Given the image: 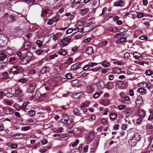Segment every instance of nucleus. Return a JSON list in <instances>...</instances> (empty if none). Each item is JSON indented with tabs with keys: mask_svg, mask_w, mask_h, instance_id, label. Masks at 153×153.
<instances>
[{
	"mask_svg": "<svg viewBox=\"0 0 153 153\" xmlns=\"http://www.w3.org/2000/svg\"><path fill=\"white\" fill-rule=\"evenodd\" d=\"M29 4H32L34 2L35 0H24Z\"/></svg>",
	"mask_w": 153,
	"mask_h": 153,
	"instance_id": "obj_48",
	"label": "nucleus"
},
{
	"mask_svg": "<svg viewBox=\"0 0 153 153\" xmlns=\"http://www.w3.org/2000/svg\"><path fill=\"white\" fill-rule=\"evenodd\" d=\"M101 122L102 124L104 125H106L107 124V121L105 118L102 119Z\"/></svg>",
	"mask_w": 153,
	"mask_h": 153,
	"instance_id": "obj_49",
	"label": "nucleus"
},
{
	"mask_svg": "<svg viewBox=\"0 0 153 153\" xmlns=\"http://www.w3.org/2000/svg\"><path fill=\"white\" fill-rule=\"evenodd\" d=\"M30 127L28 126H25L21 128V130L26 131L30 129Z\"/></svg>",
	"mask_w": 153,
	"mask_h": 153,
	"instance_id": "obj_50",
	"label": "nucleus"
},
{
	"mask_svg": "<svg viewBox=\"0 0 153 153\" xmlns=\"http://www.w3.org/2000/svg\"><path fill=\"white\" fill-rule=\"evenodd\" d=\"M63 130V128L62 127H60L58 128L56 131V133H61Z\"/></svg>",
	"mask_w": 153,
	"mask_h": 153,
	"instance_id": "obj_60",
	"label": "nucleus"
},
{
	"mask_svg": "<svg viewBox=\"0 0 153 153\" xmlns=\"http://www.w3.org/2000/svg\"><path fill=\"white\" fill-rule=\"evenodd\" d=\"M110 118L112 120H113L116 119L117 117V114L114 113H112L110 114Z\"/></svg>",
	"mask_w": 153,
	"mask_h": 153,
	"instance_id": "obj_24",
	"label": "nucleus"
},
{
	"mask_svg": "<svg viewBox=\"0 0 153 153\" xmlns=\"http://www.w3.org/2000/svg\"><path fill=\"white\" fill-rule=\"evenodd\" d=\"M66 77L67 79H71L72 75L71 74L68 73L66 75Z\"/></svg>",
	"mask_w": 153,
	"mask_h": 153,
	"instance_id": "obj_62",
	"label": "nucleus"
},
{
	"mask_svg": "<svg viewBox=\"0 0 153 153\" xmlns=\"http://www.w3.org/2000/svg\"><path fill=\"white\" fill-rule=\"evenodd\" d=\"M128 127L127 124H123L121 126V128L122 130H126Z\"/></svg>",
	"mask_w": 153,
	"mask_h": 153,
	"instance_id": "obj_51",
	"label": "nucleus"
},
{
	"mask_svg": "<svg viewBox=\"0 0 153 153\" xmlns=\"http://www.w3.org/2000/svg\"><path fill=\"white\" fill-rule=\"evenodd\" d=\"M113 72L116 74H119L121 73V71L120 69L117 68H115L113 69Z\"/></svg>",
	"mask_w": 153,
	"mask_h": 153,
	"instance_id": "obj_33",
	"label": "nucleus"
},
{
	"mask_svg": "<svg viewBox=\"0 0 153 153\" xmlns=\"http://www.w3.org/2000/svg\"><path fill=\"white\" fill-rule=\"evenodd\" d=\"M7 64L5 62H1L0 61V70L4 68L7 66Z\"/></svg>",
	"mask_w": 153,
	"mask_h": 153,
	"instance_id": "obj_18",
	"label": "nucleus"
},
{
	"mask_svg": "<svg viewBox=\"0 0 153 153\" xmlns=\"http://www.w3.org/2000/svg\"><path fill=\"white\" fill-rule=\"evenodd\" d=\"M94 134L93 132H90L88 135L87 138V140L89 142H90L92 140V139L94 138Z\"/></svg>",
	"mask_w": 153,
	"mask_h": 153,
	"instance_id": "obj_11",
	"label": "nucleus"
},
{
	"mask_svg": "<svg viewBox=\"0 0 153 153\" xmlns=\"http://www.w3.org/2000/svg\"><path fill=\"white\" fill-rule=\"evenodd\" d=\"M43 51V50H37L36 51L35 53L38 55H40Z\"/></svg>",
	"mask_w": 153,
	"mask_h": 153,
	"instance_id": "obj_57",
	"label": "nucleus"
},
{
	"mask_svg": "<svg viewBox=\"0 0 153 153\" xmlns=\"http://www.w3.org/2000/svg\"><path fill=\"white\" fill-rule=\"evenodd\" d=\"M105 86L108 89H111L114 87V84L113 82H108L105 85Z\"/></svg>",
	"mask_w": 153,
	"mask_h": 153,
	"instance_id": "obj_7",
	"label": "nucleus"
},
{
	"mask_svg": "<svg viewBox=\"0 0 153 153\" xmlns=\"http://www.w3.org/2000/svg\"><path fill=\"white\" fill-rule=\"evenodd\" d=\"M17 143H12L10 144V147L11 149H16L17 147Z\"/></svg>",
	"mask_w": 153,
	"mask_h": 153,
	"instance_id": "obj_39",
	"label": "nucleus"
},
{
	"mask_svg": "<svg viewBox=\"0 0 153 153\" xmlns=\"http://www.w3.org/2000/svg\"><path fill=\"white\" fill-rule=\"evenodd\" d=\"M61 36V34L60 33H57L53 36V39L54 40H56Z\"/></svg>",
	"mask_w": 153,
	"mask_h": 153,
	"instance_id": "obj_22",
	"label": "nucleus"
},
{
	"mask_svg": "<svg viewBox=\"0 0 153 153\" xmlns=\"http://www.w3.org/2000/svg\"><path fill=\"white\" fill-rule=\"evenodd\" d=\"M73 59L72 57H69L67 60L66 62V64L70 65L73 62Z\"/></svg>",
	"mask_w": 153,
	"mask_h": 153,
	"instance_id": "obj_37",
	"label": "nucleus"
},
{
	"mask_svg": "<svg viewBox=\"0 0 153 153\" xmlns=\"http://www.w3.org/2000/svg\"><path fill=\"white\" fill-rule=\"evenodd\" d=\"M36 87V84L34 83L31 84L28 87L27 89V92L28 93H31L35 89Z\"/></svg>",
	"mask_w": 153,
	"mask_h": 153,
	"instance_id": "obj_3",
	"label": "nucleus"
},
{
	"mask_svg": "<svg viewBox=\"0 0 153 153\" xmlns=\"http://www.w3.org/2000/svg\"><path fill=\"white\" fill-rule=\"evenodd\" d=\"M5 95L8 97H11L13 96L14 94L13 93L9 92L6 94Z\"/></svg>",
	"mask_w": 153,
	"mask_h": 153,
	"instance_id": "obj_53",
	"label": "nucleus"
},
{
	"mask_svg": "<svg viewBox=\"0 0 153 153\" xmlns=\"http://www.w3.org/2000/svg\"><path fill=\"white\" fill-rule=\"evenodd\" d=\"M61 41H64L65 42H66L67 43H69L71 42V39H68V38H65L62 39Z\"/></svg>",
	"mask_w": 153,
	"mask_h": 153,
	"instance_id": "obj_45",
	"label": "nucleus"
},
{
	"mask_svg": "<svg viewBox=\"0 0 153 153\" xmlns=\"http://www.w3.org/2000/svg\"><path fill=\"white\" fill-rule=\"evenodd\" d=\"M88 11V8H85L81 10L80 11V13L82 16H84L87 14Z\"/></svg>",
	"mask_w": 153,
	"mask_h": 153,
	"instance_id": "obj_20",
	"label": "nucleus"
},
{
	"mask_svg": "<svg viewBox=\"0 0 153 153\" xmlns=\"http://www.w3.org/2000/svg\"><path fill=\"white\" fill-rule=\"evenodd\" d=\"M89 67L90 66H89V65L88 64L87 65H85L82 68H81L82 69V70H86L88 69Z\"/></svg>",
	"mask_w": 153,
	"mask_h": 153,
	"instance_id": "obj_61",
	"label": "nucleus"
},
{
	"mask_svg": "<svg viewBox=\"0 0 153 153\" xmlns=\"http://www.w3.org/2000/svg\"><path fill=\"white\" fill-rule=\"evenodd\" d=\"M126 106L124 105H122L118 106V108L119 110H122L125 108Z\"/></svg>",
	"mask_w": 153,
	"mask_h": 153,
	"instance_id": "obj_54",
	"label": "nucleus"
},
{
	"mask_svg": "<svg viewBox=\"0 0 153 153\" xmlns=\"http://www.w3.org/2000/svg\"><path fill=\"white\" fill-rule=\"evenodd\" d=\"M102 65L103 67H107L110 65V63L107 61H104L102 62Z\"/></svg>",
	"mask_w": 153,
	"mask_h": 153,
	"instance_id": "obj_28",
	"label": "nucleus"
},
{
	"mask_svg": "<svg viewBox=\"0 0 153 153\" xmlns=\"http://www.w3.org/2000/svg\"><path fill=\"white\" fill-rule=\"evenodd\" d=\"M137 114L140 117L143 119L146 115V112L143 110H142L140 109L138 110Z\"/></svg>",
	"mask_w": 153,
	"mask_h": 153,
	"instance_id": "obj_6",
	"label": "nucleus"
},
{
	"mask_svg": "<svg viewBox=\"0 0 153 153\" xmlns=\"http://www.w3.org/2000/svg\"><path fill=\"white\" fill-rule=\"evenodd\" d=\"M48 11L45 10H43L42 11V13L41 14V16L44 17L47 13Z\"/></svg>",
	"mask_w": 153,
	"mask_h": 153,
	"instance_id": "obj_41",
	"label": "nucleus"
},
{
	"mask_svg": "<svg viewBox=\"0 0 153 153\" xmlns=\"http://www.w3.org/2000/svg\"><path fill=\"white\" fill-rule=\"evenodd\" d=\"M58 53L59 54L63 56H65L66 54V51L63 49L59 50L58 51Z\"/></svg>",
	"mask_w": 153,
	"mask_h": 153,
	"instance_id": "obj_25",
	"label": "nucleus"
},
{
	"mask_svg": "<svg viewBox=\"0 0 153 153\" xmlns=\"http://www.w3.org/2000/svg\"><path fill=\"white\" fill-rule=\"evenodd\" d=\"M23 47L25 50H28L30 48V43L29 42H26L24 43Z\"/></svg>",
	"mask_w": 153,
	"mask_h": 153,
	"instance_id": "obj_13",
	"label": "nucleus"
},
{
	"mask_svg": "<svg viewBox=\"0 0 153 153\" xmlns=\"http://www.w3.org/2000/svg\"><path fill=\"white\" fill-rule=\"evenodd\" d=\"M7 53L5 50H2L0 51V55L3 56L5 55Z\"/></svg>",
	"mask_w": 153,
	"mask_h": 153,
	"instance_id": "obj_59",
	"label": "nucleus"
},
{
	"mask_svg": "<svg viewBox=\"0 0 153 153\" xmlns=\"http://www.w3.org/2000/svg\"><path fill=\"white\" fill-rule=\"evenodd\" d=\"M84 25V22L82 21H79L76 23V25L77 26H83Z\"/></svg>",
	"mask_w": 153,
	"mask_h": 153,
	"instance_id": "obj_58",
	"label": "nucleus"
},
{
	"mask_svg": "<svg viewBox=\"0 0 153 153\" xmlns=\"http://www.w3.org/2000/svg\"><path fill=\"white\" fill-rule=\"evenodd\" d=\"M146 127V129L149 131L152 130L153 128L152 125V124L150 123L147 125Z\"/></svg>",
	"mask_w": 153,
	"mask_h": 153,
	"instance_id": "obj_36",
	"label": "nucleus"
},
{
	"mask_svg": "<svg viewBox=\"0 0 153 153\" xmlns=\"http://www.w3.org/2000/svg\"><path fill=\"white\" fill-rule=\"evenodd\" d=\"M137 16L139 18H140L144 17V14L141 13H140L137 14Z\"/></svg>",
	"mask_w": 153,
	"mask_h": 153,
	"instance_id": "obj_56",
	"label": "nucleus"
},
{
	"mask_svg": "<svg viewBox=\"0 0 153 153\" xmlns=\"http://www.w3.org/2000/svg\"><path fill=\"white\" fill-rule=\"evenodd\" d=\"M18 82H21L22 83H25L27 82V80L25 78H22V79H19L18 81Z\"/></svg>",
	"mask_w": 153,
	"mask_h": 153,
	"instance_id": "obj_44",
	"label": "nucleus"
},
{
	"mask_svg": "<svg viewBox=\"0 0 153 153\" xmlns=\"http://www.w3.org/2000/svg\"><path fill=\"white\" fill-rule=\"evenodd\" d=\"M73 112L74 115L80 116V114L79 113V111L76 108H74L73 109Z\"/></svg>",
	"mask_w": 153,
	"mask_h": 153,
	"instance_id": "obj_27",
	"label": "nucleus"
},
{
	"mask_svg": "<svg viewBox=\"0 0 153 153\" xmlns=\"http://www.w3.org/2000/svg\"><path fill=\"white\" fill-rule=\"evenodd\" d=\"M141 137L137 133L134 134L132 138L129 140V143L132 146H134L139 141H140Z\"/></svg>",
	"mask_w": 153,
	"mask_h": 153,
	"instance_id": "obj_1",
	"label": "nucleus"
},
{
	"mask_svg": "<svg viewBox=\"0 0 153 153\" xmlns=\"http://www.w3.org/2000/svg\"><path fill=\"white\" fill-rule=\"evenodd\" d=\"M30 102L28 101L25 102H24L21 106L23 110H25L26 108V107L27 105L29 104Z\"/></svg>",
	"mask_w": 153,
	"mask_h": 153,
	"instance_id": "obj_32",
	"label": "nucleus"
},
{
	"mask_svg": "<svg viewBox=\"0 0 153 153\" xmlns=\"http://www.w3.org/2000/svg\"><path fill=\"white\" fill-rule=\"evenodd\" d=\"M117 84L118 86L120 87L121 88H123L124 86V84L122 81H117Z\"/></svg>",
	"mask_w": 153,
	"mask_h": 153,
	"instance_id": "obj_26",
	"label": "nucleus"
},
{
	"mask_svg": "<svg viewBox=\"0 0 153 153\" xmlns=\"http://www.w3.org/2000/svg\"><path fill=\"white\" fill-rule=\"evenodd\" d=\"M145 74L147 75H151L153 74V71L151 70H148L146 71Z\"/></svg>",
	"mask_w": 153,
	"mask_h": 153,
	"instance_id": "obj_40",
	"label": "nucleus"
},
{
	"mask_svg": "<svg viewBox=\"0 0 153 153\" xmlns=\"http://www.w3.org/2000/svg\"><path fill=\"white\" fill-rule=\"evenodd\" d=\"M3 111L5 114L7 115L11 114L13 112V110L11 108H4Z\"/></svg>",
	"mask_w": 153,
	"mask_h": 153,
	"instance_id": "obj_12",
	"label": "nucleus"
},
{
	"mask_svg": "<svg viewBox=\"0 0 153 153\" xmlns=\"http://www.w3.org/2000/svg\"><path fill=\"white\" fill-rule=\"evenodd\" d=\"M97 88L99 89H101L104 88L105 84L104 82L102 80H100L96 83Z\"/></svg>",
	"mask_w": 153,
	"mask_h": 153,
	"instance_id": "obj_4",
	"label": "nucleus"
},
{
	"mask_svg": "<svg viewBox=\"0 0 153 153\" xmlns=\"http://www.w3.org/2000/svg\"><path fill=\"white\" fill-rule=\"evenodd\" d=\"M138 90L140 93H143L144 94H146V89L143 88H139Z\"/></svg>",
	"mask_w": 153,
	"mask_h": 153,
	"instance_id": "obj_35",
	"label": "nucleus"
},
{
	"mask_svg": "<svg viewBox=\"0 0 153 153\" xmlns=\"http://www.w3.org/2000/svg\"><path fill=\"white\" fill-rule=\"evenodd\" d=\"M19 69L20 67L19 66H15L12 68L10 71L12 72H14L15 74H17L19 73Z\"/></svg>",
	"mask_w": 153,
	"mask_h": 153,
	"instance_id": "obj_9",
	"label": "nucleus"
},
{
	"mask_svg": "<svg viewBox=\"0 0 153 153\" xmlns=\"http://www.w3.org/2000/svg\"><path fill=\"white\" fill-rule=\"evenodd\" d=\"M25 57L27 58L28 61L30 62L32 58L31 54L30 53H27Z\"/></svg>",
	"mask_w": 153,
	"mask_h": 153,
	"instance_id": "obj_42",
	"label": "nucleus"
},
{
	"mask_svg": "<svg viewBox=\"0 0 153 153\" xmlns=\"http://www.w3.org/2000/svg\"><path fill=\"white\" fill-rule=\"evenodd\" d=\"M7 43V39L5 35L0 34V47L4 46Z\"/></svg>",
	"mask_w": 153,
	"mask_h": 153,
	"instance_id": "obj_2",
	"label": "nucleus"
},
{
	"mask_svg": "<svg viewBox=\"0 0 153 153\" xmlns=\"http://www.w3.org/2000/svg\"><path fill=\"white\" fill-rule=\"evenodd\" d=\"M49 68L48 67L45 66L42 68L41 70V72L43 74L46 72H48L49 71Z\"/></svg>",
	"mask_w": 153,
	"mask_h": 153,
	"instance_id": "obj_21",
	"label": "nucleus"
},
{
	"mask_svg": "<svg viewBox=\"0 0 153 153\" xmlns=\"http://www.w3.org/2000/svg\"><path fill=\"white\" fill-rule=\"evenodd\" d=\"M62 117V118L61 119V122L63 123L64 122H63L62 120H64V121L65 122V123H64L66 124L67 123L69 119L68 116L66 114H64L63 115Z\"/></svg>",
	"mask_w": 153,
	"mask_h": 153,
	"instance_id": "obj_15",
	"label": "nucleus"
},
{
	"mask_svg": "<svg viewBox=\"0 0 153 153\" xmlns=\"http://www.w3.org/2000/svg\"><path fill=\"white\" fill-rule=\"evenodd\" d=\"M16 61V58L14 57H11L9 59V61L11 64L14 63Z\"/></svg>",
	"mask_w": 153,
	"mask_h": 153,
	"instance_id": "obj_43",
	"label": "nucleus"
},
{
	"mask_svg": "<svg viewBox=\"0 0 153 153\" xmlns=\"http://www.w3.org/2000/svg\"><path fill=\"white\" fill-rule=\"evenodd\" d=\"M86 89V92L88 94H91L94 90V87L91 85H87Z\"/></svg>",
	"mask_w": 153,
	"mask_h": 153,
	"instance_id": "obj_10",
	"label": "nucleus"
},
{
	"mask_svg": "<svg viewBox=\"0 0 153 153\" xmlns=\"http://www.w3.org/2000/svg\"><path fill=\"white\" fill-rule=\"evenodd\" d=\"M20 59L22 60L21 61L22 64H26L29 62V61H28L27 58L25 57V58L21 57Z\"/></svg>",
	"mask_w": 153,
	"mask_h": 153,
	"instance_id": "obj_19",
	"label": "nucleus"
},
{
	"mask_svg": "<svg viewBox=\"0 0 153 153\" xmlns=\"http://www.w3.org/2000/svg\"><path fill=\"white\" fill-rule=\"evenodd\" d=\"M98 0H93L92 4V7H98Z\"/></svg>",
	"mask_w": 153,
	"mask_h": 153,
	"instance_id": "obj_23",
	"label": "nucleus"
},
{
	"mask_svg": "<svg viewBox=\"0 0 153 153\" xmlns=\"http://www.w3.org/2000/svg\"><path fill=\"white\" fill-rule=\"evenodd\" d=\"M93 50L92 47H88L87 48L86 52L88 54H91L93 53Z\"/></svg>",
	"mask_w": 153,
	"mask_h": 153,
	"instance_id": "obj_17",
	"label": "nucleus"
},
{
	"mask_svg": "<svg viewBox=\"0 0 153 153\" xmlns=\"http://www.w3.org/2000/svg\"><path fill=\"white\" fill-rule=\"evenodd\" d=\"M126 38L124 37H121L120 39V41L121 42H123L126 41Z\"/></svg>",
	"mask_w": 153,
	"mask_h": 153,
	"instance_id": "obj_64",
	"label": "nucleus"
},
{
	"mask_svg": "<svg viewBox=\"0 0 153 153\" xmlns=\"http://www.w3.org/2000/svg\"><path fill=\"white\" fill-rule=\"evenodd\" d=\"M101 103L104 106H107L109 104L110 101L107 99L102 100L101 101Z\"/></svg>",
	"mask_w": 153,
	"mask_h": 153,
	"instance_id": "obj_14",
	"label": "nucleus"
},
{
	"mask_svg": "<svg viewBox=\"0 0 153 153\" xmlns=\"http://www.w3.org/2000/svg\"><path fill=\"white\" fill-rule=\"evenodd\" d=\"M82 94L81 93H77L74 94L73 95L75 96H76L75 98H79L80 97V96H81V94Z\"/></svg>",
	"mask_w": 153,
	"mask_h": 153,
	"instance_id": "obj_55",
	"label": "nucleus"
},
{
	"mask_svg": "<svg viewBox=\"0 0 153 153\" xmlns=\"http://www.w3.org/2000/svg\"><path fill=\"white\" fill-rule=\"evenodd\" d=\"M27 122L30 125H32L35 123V122L32 119H30L28 120Z\"/></svg>",
	"mask_w": 153,
	"mask_h": 153,
	"instance_id": "obj_52",
	"label": "nucleus"
},
{
	"mask_svg": "<svg viewBox=\"0 0 153 153\" xmlns=\"http://www.w3.org/2000/svg\"><path fill=\"white\" fill-rule=\"evenodd\" d=\"M125 5L124 2L122 0H119L116 1L114 4V6H115L123 7Z\"/></svg>",
	"mask_w": 153,
	"mask_h": 153,
	"instance_id": "obj_5",
	"label": "nucleus"
},
{
	"mask_svg": "<svg viewBox=\"0 0 153 153\" xmlns=\"http://www.w3.org/2000/svg\"><path fill=\"white\" fill-rule=\"evenodd\" d=\"M35 114V111L33 110H31L27 112V114L28 115L31 117H33L34 116Z\"/></svg>",
	"mask_w": 153,
	"mask_h": 153,
	"instance_id": "obj_30",
	"label": "nucleus"
},
{
	"mask_svg": "<svg viewBox=\"0 0 153 153\" xmlns=\"http://www.w3.org/2000/svg\"><path fill=\"white\" fill-rule=\"evenodd\" d=\"M79 141L78 139L76 140L74 143H71L70 144V146H72L73 147H74L77 145L79 143Z\"/></svg>",
	"mask_w": 153,
	"mask_h": 153,
	"instance_id": "obj_34",
	"label": "nucleus"
},
{
	"mask_svg": "<svg viewBox=\"0 0 153 153\" xmlns=\"http://www.w3.org/2000/svg\"><path fill=\"white\" fill-rule=\"evenodd\" d=\"M22 91L19 88H16L15 89V93L16 94L19 95L22 93Z\"/></svg>",
	"mask_w": 153,
	"mask_h": 153,
	"instance_id": "obj_29",
	"label": "nucleus"
},
{
	"mask_svg": "<svg viewBox=\"0 0 153 153\" xmlns=\"http://www.w3.org/2000/svg\"><path fill=\"white\" fill-rule=\"evenodd\" d=\"M23 135L22 134H16L12 136L13 139H20L22 138Z\"/></svg>",
	"mask_w": 153,
	"mask_h": 153,
	"instance_id": "obj_16",
	"label": "nucleus"
},
{
	"mask_svg": "<svg viewBox=\"0 0 153 153\" xmlns=\"http://www.w3.org/2000/svg\"><path fill=\"white\" fill-rule=\"evenodd\" d=\"M80 65L81 64L80 63L77 62L76 63L72 65L71 67V69L73 70H75L79 69V68H81L80 67Z\"/></svg>",
	"mask_w": 153,
	"mask_h": 153,
	"instance_id": "obj_8",
	"label": "nucleus"
},
{
	"mask_svg": "<svg viewBox=\"0 0 153 153\" xmlns=\"http://www.w3.org/2000/svg\"><path fill=\"white\" fill-rule=\"evenodd\" d=\"M100 96V94L98 92H96L94 94V98H97Z\"/></svg>",
	"mask_w": 153,
	"mask_h": 153,
	"instance_id": "obj_63",
	"label": "nucleus"
},
{
	"mask_svg": "<svg viewBox=\"0 0 153 153\" xmlns=\"http://www.w3.org/2000/svg\"><path fill=\"white\" fill-rule=\"evenodd\" d=\"M87 102H88V105L86 104V103H82L81 105V107L82 108H85V107H88V105L90 104V102L87 101Z\"/></svg>",
	"mask_w": 153,
	"mask_h": 153,
	"instance_id": "obj_46",
	"label": "nucleus"
},
{
	"mask_svg": "<svg viewBox=\"0 0 153 153\" xmlns=\"http://www.w3.org/2000/svg\"><path fill=\"white\" fill-rule=\"evenodd\" d=\"M143 121V119L139 117L136 120V123L138 125H140L142 124Z\"/></svg>",
	"mask_w": 153,
	"mask_h": 153,
	"instance_id": "obj_31",
	"label": "nucleus"
},
{
	"mask_svg": "<svg viewBox=\"0 0 153 153\" xmlns=\"http://www.w3.org/2000/svg\"><path fill=\"white\" fill-rule=\"evenodd\" d=\"M36 43L39 48H40L42 45V42L39 40L36 41Z\"/></svg>",
	"mask_w": 153,
	"mask_h": 153,
	"instance_id": "obj_47",
	"label": "nucleus"
},
{
	"mask_svg": "<svg viewBox=\"0 0 153 153\" xmlns=\"http://www.w3.org/2000/svg\"><path fill=\"white\" fill-rule=\"evenodd\" d=\"M133 55L134 57L137 59H139L140 57V54L137 52H135L134 53Z\"/></svg>",
	"mask_w": 153,
	"mask_h": 153,
	"instance_id": "obj_38",
	"label": "nucleus"
}]
</instances>
